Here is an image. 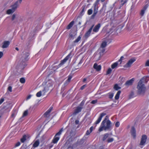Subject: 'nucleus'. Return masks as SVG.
<instances>
[{"instance_id": "79ce46f5", "label": "nucleus", "mask_w": 149, "mask_h": 149, "mask_svg": "<svg viewBox=\"0 0 149 149\" xmlns=\"http://www.w3.org/2000/svg\"><path fill=\"white\" fill-rule=\"evenodd\" d=\"M114 95L113 93H109V98L110 99L112 98Z\"/></svg>"}, {"instance_id": "4be33fe9", "label": "nucleus", "mask_w": 149, "mask_h": 149, "mask_svg": "<svg viewBox=\"0 0 149 149\" xmlns=\"http://www.w3.org/2000/svg\"><path fill=\"white\" fill-rule=\"evenodd\" d=\"M40 143V141L39 140H37L33 143V146L34 147H38Z\"/></svg>"}, {"instance_id": "f8f14e48", "label": "nucleus", "mask_w": 149, "mask_h": 149, "mask_svg": "<svg viewBox=\"0 0 149 149\" xmlns=\"http://www.w3.org/2000/svg\"><path fill=\"white\" fill-rule=\"evenodd\" d=\"M53 109V107H50L44 113L43 116L45 118H48L50 116V113Z\"/></svg>"}, {"instance_id": "412c9836", "label": "nucleus", "mask_w": 149, "mask_h": 149, "mask_svg": "<svg viewBox=\"0 0 149 149\" xmlns=\"http://www.w3.org/2000/svg\"><path fill=\"white\" fill-rule=\"evenodd\" d=\"M98 1H99L97 0V1H96V2L94 4V13H95L96 14L97 13V9H96V6L97 5V3H98Z\"/></svg>"}, {"instance_id": "f03ea898", "label": "nucleus", "mask_w": 149, "mask_h": 149, "mask_svg": "<svg viewBox=\"0 0 149 149\" xmlns=\"http://www.w3.org/2000/svg\"><path fill=\"white\" fill-rule=\"evenodd\" d=\"M112 123L108 119L107 120V121L105 122V120H103L99 128V131L100 132L103 130L105 131H110L112 130Z\"/></svg>"}, {"instance_id": "393cba45", "label": "nucleus", "mask_w": 149, "mask_h": 149, "mask_svg": "<svg viewBox=\"0 0 149 149\" xmlns=\"http://www.w3.org/2000/svg\"><path fill=\"white\" fill-rule=\"evenodd\" d=\"M82 36V35H80L77 38V39H76L74 41V42L75 43H77L80 40H81V37Z\"/></svg>"}, {"instance_id": "f704fd0d", "label": "nucleus", "mask_w": 149, "mask_h": 149, "mask_svg": "<svg viewBox=\"0 0 149 149\" xmlns=\"http://www.w3.org/2000/svg\"><path fill=\"white\" fill-rule=\"evenodd\" d=\"M114 140L113 138H109L107 140V141L108 143H111Z\"/></svg>"}, {"instance_id": "aec40b11", "label": "nucleus", "mask_w": 149, "mask_h": 149, "mask_svg": "<svg viewBox=\"0 0 149 149\" xmlns=\"http://www.w3.org/2000/svg\"><path fill=\"white\" fill-rule=\"evenodd\" d=\"M74 23V21H72L67 26L66 29H70L73 26Z\"/></svg>"}, {"instance_id": "0eeeda50", "label": "nucleus", "mask_w": 149, "mask_h": 149, "mask_svg": "<svg viewBox=\"0 0 149 149\" xmlns=\"http://www.w3.org/2000/svg\"><path fill=\"white\" fill-rule=\"evenodd\" d=\"M94 26V25H92L89 29L86 32L84 36V37L85 38H87L90 36V34Z\"/></svg>"}, {"instance_id": "09e8293b", "label": "nucleus", "mask_w": 149, "mask_h": 149, "mask_svg": "<svg viewBox=\"0 0 149 149\" xmlns=\"http://www.w3.org/2000/svg\"><path fill=\"white\" fill-rule=\"evenodd\" d=\"M8 90L10 92H11L12 91V87L11 86H9L8 88Z\"/></svg>"}, {"instance_id": "ea45409f", "label": "nucleus", "mask_w": 149, "mask_h": 149, "mask_svg": "<svg viewBox=\"0 0 149 149\" xmlns=\"http://www.w3.org/2000/svg\"><path fill=\"white\" fill-rule=\"evenodd\" d=\"M145 10H143L142 9L141 10L140 13V15L141 16H142L145 13Z\"/></svg>"}, {"instance_id": "37998d69", "label": "nucleus", "mask_w": 149, "mask_h": 149, "mask_svg": "<svg viewBox=\"0 0 149 149\" xmlns=\"http://www.w3.org/2000/svg\"><path fill=\"white\" fill-rule=\"evenodd\" d=\"M97 100H93L91 101V103L92 104H94L97 103Z\"/></svg>"}, {"instance_id": "423d86ee", "label": "nucleus", "mask_w": 149, "mask_h": 149, "mask_svg": "<svg viewBox=\"0 0 149 149\" xmlns=\"http://www.w3.org/2000/svg\"><path fill=\"white\" fill-rule=\"evenodd\" d=\"M47 86L46 87H45L44 89L42 90L43 92H47L49 90V88L51 87L52 86L53 84V82L51 81H49L47 82Z\"/></svg>"}, {"instance_id": "a878e982", "label": "nucleus", "mask_w": 149, "mask_h": 149, "mask_svg": "<svg viewBox=\"0 0 149 149\" xmlns=\"http://www.w3.org/2000/svg\"><path fill=\"white\" fill-rule=\"evenodd\" d=\"M109 134L107 133L106 134H105L104 135V136L102 138V140L103 141H105L109 136Z\"/></svg>"}, {"instance_id": "3c124183", "label": "nucleus", "mask_w": 149, "mask_h": 149, "mask_svg": "<svg viewBox=\"0 0 149 149\" xmlns=\"http://www.w3.org/2000/svg\"><path fill=\"white\" fill-rule=\"evenodd\" d=\"M73 54L72 53V52H70L69 53V54L67 55V56H73Z\"/></svg>"}, {"instance_id": "ddd939ff", "label": "nucleus", "mask_w": 149, "mask_h": 149, "mask_svg": "<svg viewBox=\"0 0 149 149\" xmlns=\"http://www.w3.org/2000/svg\"><path fill=\"white\" fill-rule=\"evenodd\" d=\"M82 107H77L76 108L74 109L73 113H72V115L74 116H75L77 114L79 113L80 112L82 109Z\"/></svg>"}, {"instance_id": "4d7b16f0", "label": "nucleus", "mask_w": 149, "mask_h": 149, "mask_svg": "<svg viewBox=\"0 0 149 149\" xmlns=\"http://www.w3.org/2000/svg\"><path fill=\"white\" fill-rule=\"evenodd\" d=\"M109 118L108 117V116H107L103 120H105V121H107V119H108Z\"/></svg>"}, {"instance_id": "f257e3e1", "label": "nucleus", "mask_w": 149, "mask_h": 149, "mask_svg": "<svg viewBox=\"0 0 149 149\" xmlns=\"http://www.w3.org/2000/svg\"><path fill=\"white\" fill-rule=\"evenodd\" d=\"M28 56H23L21 57L20 60H17V62H19L16 67L18 72H22L25 67L26 66L25 62L28 60Z\"/></svg>"}, {"instance_id": "5fc2aeb1", "label": "nucleus", "mask_w": 149, "mask_h": 149, "mask_svg": "<svg viewBox=\"0 0 149 149\" xmlns=\"http://www.w3.org/2000/svg\"><path fill=\"white\" fill-rule=\"evenodd\" d=\"M84 104V101H82L80 103V105L81 106H83Z\"/></svg>"}, {"instance_id": "cd10ccee", "label": "nucleus", "mask_w": 149, "mask_h": 149, "mask_svg": "<svg viewBox=\"0 0 149 149\" xmlns=\"http://www.w3.org/2000/svg\"><path fill=\"white\" fill-rule=\"evenodd\" d=\"M127 0H121V3L120 4V6H123L125 3L127 2Z\"/></svg>"}, {"instance_id": "1a4fd4ad", "label": "nucleus", "mask_w": 149, "mask_h": 149, "mask_svg": "<svg viewBox=\"0 0 149 149\" xmlns=\"http://www.w3.org/2000/svg\"><path fill=\"white\" fill-rule=\"evenodd\" d=\"M147 138V136L145 135H143L141 138V141L140 143L141 146L144 145Z\"/></svg>"}, {"instance_id": "7c9ffc66", "label": "nucleus", "mask_w": 149, "mask_h": 149, "mask_svg": "<svg viewBox=\"0 0 149 149\" xmlns=\"http://www.w3.org/2000/svg\"><path fill=\"white\" fill-rule=\"evenodd\" d=\"M28 114V111L27 110L25 111L23 113L22 117H24L26 116Z\"/></svg>"}, {"instance_id": "7ed1b4c3", "label": "nucleus", "mask_w": 149, "mask_h": 149, "mask_svg": "<svg viewBox=\"0 0 149 149\" xmlns=\"http://www.w3.org/2000/svg\"><path fill=\"white\" fill-rule=\"evenodd\" d=\"M136 88L137 89V91L138 94H141L144 93H145L146 88L141 79L138 82Z\"/></svg>"}, {"instance_id": "603ef678", "label": "nucleus", "mask_w": 149, "mask_h": 149, "mask_svg": "<svg viewBox=\"0 0 149 149\" xmlns=\"http://www.w3.org/2000/svg\"><path fill=\"white\" fill-rule=\"evenodd\" d=\"M96 14L95 13H93V14L91 16V18H94L95 17V15H96Z\"/></svg>"}, {"instance_id": "2f4dec72", "label": "nucleus", "mask_w": 149, "mask_h": 149, "mask_svg": "<svg viewBox=\"0 0 149 149\" xmlns=\"http://www.w3.org/2000/svg\"><path fill=\"white\" fill-rule=\"evenodd\" d=\"M42 95V91H40L39 92H38L36 94V96L38 97H40Z\"/></svg>"}, {"instance_id": "6e6552de", "label": "nucleus", "mask_w": 149, "mask_h": 149, "mask_svg": "<svg viewBox=\"0 0 149 149\" xmlns=\"http://www.w3.org/2000/svg\"><path fill=\"white\" fill-rule=\"evenodd\" d=\"M123 58V56H121L120 59L118 60V61L114 63L111 65V68L113 69L116 68L118 65L119 62H120V64H121L122 63V60Z\"/></svg>"}, {"instance_id": "864d4df0", "label": "nucleus", "mask_w": 149, "mask_h": 149, "mask_svg": "<svg viewBox=\"0 0 149 149\" xmlns=\"http://www.w3.org/2000/svg\"><path fill=\"white\" fill-rule=\"evenodd\" d=\"M15 17V15L14 14H13L12 16V20H13Z\"/></svg>"}, {"instance_id": "c03bdc74", "label": "nucleus", "mask_w": 149, "mask_h": 149, "mask_svg": "<svg viewBox=\"0 0 149 149\" xmlns=\"http://www.w3.org/2000/svg\"><path fill=\"white\" fill-rule=\"evenodd\" d=\"M20 145V143L19 142H18L15 145V147L19 146Z\"/></svg>"}, {"instance_id": "c85d7f7f", "label": "nucleus", "mask_w": 149, "mask_h": 149, "mask_svg": "<svg viewBox=\"0 0 149 149\" xmlns=\"http://www.w3.org/2000/svg\"><path fill=\"white\" fill-rule=\"evenodd\" d=\"M16 111H13L11 116V118L14 119L16 116Z\"/></svg>"}, {"instance_id": "6e6d98bb", "label": "nucleus", "mask_w": 149, "mask_h": 149, "mask_svg": "<svg viewBox=\"0 0 149 149\" xmlns=\"http://www.w3.org/2000/svg\"><path fill=\"white\" fill-rule=\"evenodd\" d=\"M82 10L81 11V13H83L84 11V9H85V6H83L82 7Z\"/></svg>"}, {"instance_id": "b1692460", "label": "nucleus", "mask_w": 149, "mask_h": 149, "mask_svg": "<svg viewBox=\"0 0 149 149\" xmlns=\"http://www.w3.org/2000/svg\"><path fill=\"white\" fill-rule=\"evenodd\" d=\"M121 92L120 91H118L115 97V98L116 100H118L119 99Z\"/></svg>"}, {"instance_id": "69168bd1", "label": "nucleus", "mask_w": 149, "mask_h": 149, "mask_svg": "<svg viewBox=\"0 0 149 149\" xmlns=\"http://www.w3.org/2000/svg\"><path fill=\"white\" fill-rule=\"evenodd\" d=\"M3 52H0V56H3Z\"/></svg>"}, {"instance_id": "680f3d73", "label": "nucleus", "mask_w": 149, "mask_h": 149, "mask_svg": "<svg viewBox=\"0 0 149 149\" xmlns=\"http://www.w3.org/2000/svg\"><path fill=\"white\" fill-rule=\"evenodd\" d=\"M93 127H91L90 128V131L91 132L93 130Z\"/></svg>"}, {"instance_id": "c9c22d12", "label": "nucleus", "mask_w": 149, "mask_h": 149, "mask_svg": "<svg viewBox=\"0 0 149 149\" xmlns=\"http://www.w3.org/2000/svg\"><path fill=\"white\" fill-rule=\"evenodd\" d=\"M112 71V70L111 68H109L107 70L106 74L108 75L110 74Z\"/></svg>"}, {"instance_id": "9b49d317", "label": "nucleus", "mask_w": 149, "mask_h": 149, "mask_svg": "<svg viewBox=\"0 0 149 149\" xmlns=\"http://www.w3.org/2000/svg\"><path fill=\"white\" fill-rule=\"evenodd\" d=\"M106 115V113L104 112L101 113L99 117L95 122V123L96 125L99 124L101 121L102 117Z\"/></svg>"}, {"instance_id": "20e7f679", "label": "nucleus", "mask_w": 149, "mask_h": 149, "mask_svg": "<svg viewBox=\"0 0 149 149\" xmlns=\"http://www.w3.org/2000/svg\"><path fill=\"white\" fill-rule=\"evenodd\" d=\"M63 131V128H61V130L55 135L52 141V142L54 143H56L60 138V136L62 132Z\"/></svg>"}, {"instance_id": "58836bf2", "label": "nucleus", "mask_w": 149, "mask_h": 149, "mask_svg": "<svg viewBox=\"0 0 149 149\" xmlns=\"http://www.w3.org/2000/svg\"><path fill=\"white\" fill-rule=\"evenodd\" d=\"M3 109L0 110V118L2 117L3 115L4 112Z\"/></svg>"}, {"instance_id": "39448f33", "label": "nucleus", "mask_w": 149, "mask_h": 149, "mask_svg": "<svg viewBox=\"0 0 149 149\" xmlns=\"http://www.w3.org/2000/svg\"><path fill=\"white\" fill-rule=\"evenodd\" d=\"M136 59L133 58L127 62L123 66L125 68H128L131 67L132 63L136 61Z\"/></svg>"}, {"instance_id": "0e129e2a", "label": "nucleus", "mask_w": 149, "mask_h": 149, "mask_svg": "<svg viewBox=\"0 0 149 149\" xmlns=\"http://www.w3.org/2000/svg\"><path fill=\"white\" fill-rule=\"evenodd\" d=\"M79 121L78 120H75V123L76 124H79Z\"/></svg>"}, {"instance_id": "5701e85b", "label": "nucleus", "mask_w": 149, "mask_h": 149, "mask_svg": "<svg viewBox=\"0 0 149 149\" xmlns=\"http://www.w3.org/2000/svg\"><path fill=\"white\" fill-rule=\"evenodd\" d=\"M107 42L105 41H103L101 45V47L102 48L105 47L107 45Z\"/></svg>"}, {"instance_id": "4468645a", "label": "nucleus", "mask_w": 149, "mask_h": 149, "mask_svg": "<svg viewBox=\"0 0 149 149\" xmlns=\"http://www.w3.org/2000/svg\"><path fill=\"white\" fill-rule=\"evenodd\" d=\"M134 80V78H132L130 80L126 81L125 84V85L126 86H131L132 85Z\"/></svg>"}, {"instance_id": "2eb2a0df", "label": "nucleus", "mask_w": 149, "mask_h": 149, "mask_svg": "<svg viewBox=\"0 0 149 149\" xmlns=\"http://www.w3.org/2000/svg\"><path fill=\"white\" fill-rule=\"evenodd\" d=\"M69 56H66V57L63 60L61 61V63L58 65L57 66V68H59L61 65H63L65 63L67 60L69 59Z\"/></svg>"}, {"instance_id": "e433bc0d", "label": "nucleus", "mask_w": 149, "mask_h": 149, "mask_svg": "<svg viewBox=\"0 0 149 149\" xmlns=\"http://www.w3.org/2000/svg\"><path fill=\"white\" fill-rule=\"evenodd\" d=\"M93 13V10L91 9H89L87 12L88 14V15H91Z\"/></svg>"}, {"instance_id": "49530a36", "label": "nucleus", "mask_w": 149, "mask_h": 149, "mask_svg": "<svg viewBox=\"0 0 149 149\" xmlns=\"http://www.w3.org/2000/svg\"><path fill=\"white\" fill-rule=\"evenodd\" d=\"M86 84H84V85H83V86H81V87L80 89L81 90H83L85 88V87H86Z\"/></svg>"}, {"instance_id": "dca6fc26", "label": "nucleus", "mask_w": 149, "mask_h": 149, "mask_svg": "<svg viewBox=\"0 0 149 149\" xmlns=\"http://www.w3.org/2000/svg\"><path fill=\"white\" fill-rule=\"evenodd\" d=\"M93 67L97 71H100L101 69V66L100 65H98L96 63L94 64Z\"/></svg>"}, {"instance_id": "de8ad7c7", "label": "nucleus", "mask_w": 149, "mask_h": 149, "mask_svg": "<svg viewBox=\"0 0 149 149\" xmlns=\"http://www.w3.org/2000/svg\"><path fill=\"white\" fill-rule=\"evenodd\" d=\"M4 99L3 98H1L0 99V104H1L4 101Z\"/></svg>"}, {"instance_id": "bf43d9fd", "label": "nucleus", "mask_w": 149, "mask_h": 149, "mask_svg": "<svg viewBox=\"0 0 149 149\" xmlns=\"http://www.w3.org/2000/svg\"><path fill=\"white\" fill-rule=\"evenodd\" d=\"M69 82H68V81L66 80L64 84V85L65 86H66L69 84Z\"/></svg>"}, {"instance_id": "e2e57ef3", "label": "nucleus", "mask_w": 149, "mask_h": 149, "mask_svg": "<svg viewBox=\"0 0 149 149\" xmlns=\"http://www.w3.org/2000/svg\"><path fill=\"white\" fill-rule=\"evenodd\" d=\"M31 95H29L27 97V100L29 99H30L31 98Z\"/></svg>"}, {"instance_id": "052dcab7", "label": "nucleus", "mask_w": 149, "mask_h": 149, "mask_svg": "<svg viewBox=\"0 0 149 149\" xmlns=\"http://www.w3.org/2000/svg\"><path fill=\"white\" fill-rule=\"evenodd\" d=\"M49 147L50 148H51L53 146V145L52 143H51L49 145Z\"/></svg>"}, {"instance_id": "bb28decb", "label": "nucleus", "mask_w": 149, "mask_h": 149, "mask_svg": "<svg viewBox=\"0 0 149 149\" xmlns=\"http://www.w3.org/2000/svg\"><path fill=\"white\" fill-rule=\"evenodd\" d=\"M26 135H24L23 136L22 138L21 139V141L22 143H24L26 140Z\"/></svg>"}, {"instance_id": "338daca9", "label": "nucleus", "mask_w": 149, "mask_h": 149, "mask_svg": "<svg viewBox=\"0 0 149 149\" xmlns=\"http://www.w3.org/2000/svg\"><path fill=\"white\" fill-rule=\"evenodd\" d=\"M69 37L70 38H72L73 37V35L72 34H70L69 35Z\"/></svg>"}, {"instance_id": "9d476101", "label": "nucleus", "mask_w": 149, "mask_h": 149, "mask_svg": "<svg viewBox=\"0 0 149 149\" xmlns=\"http://www.w3.org/2000/svg\"><path fill=\"white\" fill-rule=\"evenodd\" d=\"M22 0H19V1H17L13 5L11 6V9L13 10V11H15L18 6V3H21L22 2Z\"/></svg>"}, {"instance_id": "13d9d810", "label": "nucleus", "mask_w": 149, "mask_h": 149, "mask_svg": "<svg viewBox=\"0 0 149 149\" xmlns=\"http://www.w3.org/2000/svg\"><path fill=\"white\" fill-rule=\"evenodd\" d=\"M91 132L90 131L89 132L88 130H87V131H86V134L87 135H89L90 133H91Z\"/></svg>"}, {"instance_id": "4c0bfd02", "label": "nucleus", "mask_w": 149, "mask_h": 149, "mask_svg": "<svg viewBox=\"0 0 149 149\" xmlns=\"http://www.w3.org/2000/svg\"><path fill=\"white\" fill-rule=\"evenodd\" d=\"M120 88L119 87L117 84H116L114 86V88L116 90H118L120 89Z\"/></svg>"}, {"instance_id": "f3484780", "label": "nucleus", "mask_w": 149, "mask_h": 149, "mask_svg": "<svg viewBox=\"0 0 149 149\" xmlns=\"http://www.w3.org/2000/svg\"><path fill=\"white\" fill-rule=\"evenodd\" d=\"M101 26V24L98 23L96 25L93 29V31L95 32H97L98 31L99 29Z\"/></svg>"}, {"instance_id": "a211bd4d", "label": "nucleus", "mask_w": 149, "mask_h": 149, "mask_svg": "<svg viewBox=\"0 0 149 149\" xmlns=\"http://www.w3.org/2000/svg\"><path fill=\"white\" fill-rule=\"evenodd\" d=\"M131 133L132 135L135 138L136 136V131L135 128L134 127H132Z\"/></svg>"}, {"instance_id": "c756f323", "label": "nucleus", "mask_w": 149, "mask_h": 149, "mask_svg": "<svg viewBox=\"0 0 149 149\" xmlns=\"http://www.w3.org/2000/svg\"><path fill=\"white\" fill-rule=\"evenodd\" d=\"M14 12L13 11V10L11 9H9L6 12V13L8 14H10L11 13H13Z\"/></svg>"}, {"instance_id": "774afa93", "label": "nucleus", "mask_w": 149, "mask_h": 149, "mask_svg": "<svg viewBox=\"0 0 149 149\" xmlns=\"http://www.w3.org/2000/svg\"><path fill=\"white\" fill-rule=\"evenodd\" d=\"M86 80V78H84L83 79V82H85Z\"/></svg>"}, {"instance_id": "72a5a7b5", "label": "nucleus", "mask_w": 149, "mask_h": 149, "mask_svg": "<svg viewBox=\"0 0 149 149\" xmlns=\"http://www.w3.org/2000/svg\"><path fill=\"white\" fill-rule=\"evenodd\" d=\"M148 6H149V5L148 4H146L144 6H143V8L142 9L146 11V10L148 8Z\"/></svg>"}, {"instance_id": "a19ab883", "label": "nucleus", "mask_w": 149, "mask_h": 149, "mask_svg": "<svg viewBox=\"0 0 149 149\" xmlns=\"http://www.w3.org/2000/svg\"><path fill=\"white\" fill-rule=\"evenodd\" d=\"M72 78V77L70 75H69L68 76V78L67 80H66L67 81H68V82H70V81L71 79Z\"/></svg>"}, {"instance_id": "a18cd8bd", "label": "nucleus", "mask_w": 149, "mask_h": 149, "mask_svg": "<svg viewBox=\"0 0 149 149\" xmlns=\"http://www.w3.org/2000/svg\"><path fill=\"white\" fill-rule=\"evenodd\" d=\"M120 125V123L119 122H117L115 124V126L116 127H118Z\"/></svg>"}, {"instance_id": "8fccbe9b", "label": "nucleus", "mask_w": 149, "mask_h": 149, "mask_svg": "<svg viewBox=\"0 0 149 149\" xmlns=\"http://www.w3.org/2000/svg\"><path fill=\"white\" fill-rule=\"evenodd\" d=\"M146 66H149V60H148L145 64Z\"/></svg>"}, {"instance_id": "6ab92c4d", "label": "nucleus", "mask_w": 149, "mask_h": 149, "mask_svg": "<svg viewBox=\"0 0 149 149\" xmlns=\"http://www.w3.org/2000/svg\"><path fill=\"white\" fill-rule=\"evenodd\" d=\"M10 42L8 41H4L2 46V48H5L7 47L10 45Z\"/></svg>"}, {"instance_id": "473e14b6", "label": "nucleus", "mask_w": 149, "mask_h": 149, "mask_svg": "<svg viewBox=\"0 0 149 149\" xmlns=\"http://www.w3.org/2000/svg\"><path fill=\"white\" fill-rule=\"evenodd\" d=\"M20 82L22 83H24L25 81V79L24 78H21L19 80Z\"/></svg>"}]
</instances>
